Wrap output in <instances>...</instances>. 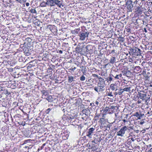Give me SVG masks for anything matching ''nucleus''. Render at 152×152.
Returning <instances> with one entry per match:
<instances>
[{
	"mask_svg": "<svg viewBox=\"0 0 152 152\" xmlns=\"http://www.w3.org/2000/svg\"><path fill=\"white\" fill-rule=\"evenodd\" d=\"M100 79L97 84V87H95L94 88V90L97 92L103 91L105 89V84L104 81L103 79L101 78Z\"/></svg>",
	"mask_w": 152,
	"mask_h": 152,
	"instance_id": "1",
	"label": "nucleus"
},
{
	"mask_svg": "<svg viewBox=\"0 0 152 152\" xmlns=\"http://www.w3.org/2000/svg\"><path fill=\"white\" fill-rule=\"evenodd\" d=\"M129 50V54L134 57L140 55V50L136 47H130Z\"/></svg>",
	"mask_w": 152,
	"mask_h": 152,
	"instance_id": "2",
	"label": "nucleus"
},
{
	"mask_svg": "<svg viewBox=\"0 0 152 152\" xmlns=\"http://www.w3.org/2000/svg\"><path fill=\"white\" fill-rule=\"evenodd\" d=\"M48 1V2L49 6L53 7L57 5L59 7H61V6L63 7L61 1L58 0H49Z\"/></svg>",
	"mask_w": 152,
	"mask_h": 152,
	"instance_id": "3",
	"label": "nucleus"
},
{
	"mask_svg": "<svg viewBox=\"0 0 152 152\" xmlns=\"http://www.w3.org/2000/svg\"><path fill=\"white\" fill-rule=\"evenodd\" d=\"M89 34V32L88 31L86 32L85 31L83 32H80L79 34V36H80V39L82 40H85L86 38L88 37Z\"/></svg>",
	"mask_w": 152,
	"mask_h": 152,
	"instance_id": "4",
	"label": "nucleus"
},
{
	"mask_svg": "<svg viewBox=\"0 0 152 152\" xmlns=\"http://www.w3.org/2000/svg\"><path fill=\"white\" fill-rule=\"evenodd\" d=\"M139 98L142 100H145L146 104H148V101L150 99V97H146L147 95L146 94H143L142 93H139L138 94Z\"/></svg>",
	"mask_w": 152,
	"mask_h": 152,
	"instance_id": "5",
	"label": "nucleus"
},
{
	"mask_svg": "<svg viewBox=\"0 0 152 152\" xmlns=\"http://www.w3.org/2000/svg\"><path fill=\"white\" fill-rule=\"evenodd\" d=\"M127 129V128L126 126L123 127L119 131L117 132V135L121 137H123L125 132Z\"/></svg>",
	"mask_w": 152,
	"mask_h": 152,
	"instance_id": "6",
	"label": "nucleus"
},
{
	"mask_svg": "<svg viewBox=\"0 0 152 152\" xmlns=\"http://www.w3.org/2000/svg\"><path fill=\"white\" fill-rule=\"evenodd\" d=\"M132 1L130 0H128L126 3L127 6V8L130 11L132 12L133 8V5L132 4Z\"/></svg>",
	"mask_w": 152,
	"mask_h": 152,
	"instance_id": "7",
	"label": "nucleus"
},
{
	"mask_svg": "<svg viewBox=\"0 0 152 152\" xmlns=\"http://www.w3.org/2000/svg\"><path fill=\"white\" fill-rule=\"evenodd\" d=\"M95 130L94 128H91L88 129V131L87 132V136L89 137H91V136L93 135V134L95 132Z\"/></svg>",
	"mask_w": 152,
	"mask_h": 152,
	"instance_id": "8",
	"label": "nucleus"
},
{
	"mask_svg": "<svg viewBox=\"0 0 152 152\" xmlns=\"http://www.w3.org/2000/svg\"><path fill=\"white\" fill-rule=\"evenodd\" d=\"M110 89L112 91H117L118 90V86L116 83L111 84L110 86Z\"/></svg>",
	"mask_w": 152,
	"mask_h": 152,
	"instance_id": "9",
	"label": "nucleus"
},
{
	"mask_svg": "<svg viewBox=\"0 0 152 152\" xmlns=\"http://www.w3.org/2000/svg\"><path fill=\"white\" fill-rule=\"evenodd\" d=\"M39 6L42 7H46L47 6H49L48 1H42L40 4Z\"/></svg>",
	"mask_w": 152,
	"mask_h": 152,
	"instance_id": "10",
	"label": "nucleus"
},
{
	"mask_svg": "<svg viewBox=\"0 0 152 152\" xmlns=\"http://www.w3.org/2000/svg\"><path fill=\"white\" fill-rule=\"evenodd\" d=\"M122 74H116L114 78L115 79H119L121 80L122 76Z\"/></svg>",
	"mask_w": 152,
	"mask_h": 152,
	"instance_id": "11",
	"label": "nucleus"
},
{
	"mask_svg": "<svg viewBox=\"0 0 152 152\" xmlns=\"http://www.w3.org/2000/svg\"><path fill=\"white\" fill-rule=\"evenodd\" d=\"M113 80H114L113 78L112 77L111 75H110V74L109 75L107 79V82H110L111 81Z\"/></svg>",
	"mask_w": 152,
	"mask_h": 152,
	"instance_id": "12",
	"label": "nucleus"
},
{
	"mask_svg": "<svg viewBox=\"0 0 152 152\" xmlns=\"http://www.w3.org/2000/svg\"><path fill=\"white\" fill-rule=\"evenodd\" d=\"M110 63L111 64H114L116 61V58L114 57H112L110 60Z\"/></svg>",
	"mask_w": 152,
	"mask_h": 152,
	"instance_id": "13",
	"label": "nucleus"
},
{
	"mask_svg": "<svg viewBox=\"0 0 152 152\" xmlns=\"http://www.w3.org/2000/svg\"><path fill=\"white\" fill-rule=\"evenodd\" d=\"M125 87L123 88L124 91H125L126 92H129L130 91L131 87L129 86L128 87V86H126Z\"/></svg>",
	"mask_w": 152,
	"mask_h": 152,
	"instance_id": "14",
	"label": "nucleus"
},
{
	"mask_svg": "<svg viewBox=\"0 0 152 152\" xmlns=\"http://www.w3.org/2000/svg\"><path fill=\"white\" fill-rule=\"evenodd\" d=\"M118 95H119V96L121 95H122V93L124 92L123 89L120 88V89H118Z\"/></svg>",
	"mask_w": 152,
	"mask_h": 152,
	"instance_id": "15",
	"label": "nucleus"
},
{
	"mask_svg": "<svg viewBox=\"0 0 152 152\" xmlns=\"http://www.w3.org/2000/svg\"><path fill=\"white\" fill-rule=\"evenodd\" d=\"M76 51L77 53H80L82 51V49L80 48L79 46H77L76 48Z\"/></svg>",
	"mask_w": 152,
	"mask_h": 152,
	"instance_id": "16",
	"label": "nucleus"
},
{
	"mask_svg": "<svg viewBox=\"0 0 152 152\" xmlns=\"http://www.w3.org/2000/svg\"><path fill=\"white\" fill-rule=\"evenodd\" d=\"M136 11L139 14H141L142 12V11L141 10V9L140 7H138L136 9Z\"/></svg>",
	"mask_w": 152,
	"mask_h": 152,
	"instance_id": "17",
	"label": "nucleus"
},
{
	"mask_svg": "<svg viewBox=\"0 0 152 152\" xmlns=\"http://www.w3.org/2000/svg\"><path fill=\"white\" fill-rule=\"evenodd\" d=\"M29 12H31V13H37V12L36 10L34 8H31L30 10L29 11Z\"/></svg>",
	"mask_w": 152,
	"mask_h": 152,
	"instance_id": "18",
	"label": "nucleus"
},
{
	"mask_svg": "<svg viewBox=\"0 0 152 152\" xmlns=\"http://www.w3.org/2000/svg\"><path fill=\"white\" fill-rule=\"evenodd\" d=\"M68 82L69 83H71L74 80V77L72 76H69L68 77Z\"/></svg>",
	"mask_w": 152,
	"mask_h": 152,
	"instance_id": "19",
	"label": "nucleus"
},
{
	"mask_svg": "<svg viewBox=\"0 0 152 152\" xmlns=\"http://www.w3.org/2000/svg\"><path fill=\"white\" fill-rule=\"evenodd\" d=\"M80 29L79 28L75 29V30L72 31V33L74 34L75 33L76 34H78L80 31Z\"/></svg>",
	"mask_w": 152,
	"mask_h": 152,
	"instance_id": "20",
	"label": "nucleus"
},
{
	"mask_svg": "<svg viewBox=\"0 0 152 152\" xmlns=\"http://www.w3.org/2000/svg\"><path fill=\"white\" fill-rule=\"evenodd\" d=\"M106 95L110 97L113 96L112 92L109 91V92H107L106 93Z\"/></svg>",
	"mask_w": 152,
	"mask_h": 152,
	"instance_id": "21",
	"label": "nucleus"
},
{
	"mask_svg": "<svg viewBox=\"0 0 152 152\" xmlns=\"http://www.w3.org/2000/svg\"><path fill=\"white\" fill-rule=\"evenodd\" d=\"M52 98V96H50L47 97L46 99L49 102H51L52 101V100L51 99Z\"/></svg>",
	"mask_w": 152,
	"mask_h": 152,
	"instance_id": "22",
	"label": "nucleus"
},
{
	"mask_svg": "<svg viewBox=\"0 0 152 152\" xmlns=\"http://www.w3.org/2000/svg\"><path fill=\"white\" fill-rule=\"evenodd\" d=\"M118 39H119V40L121 41L122 42H123L124 41V38L122 37H120L118 38Z\"/></svg>",
	"mask_w": 152,
	"mask_h": 152,
	"instance_id": "23",
	"label": "nucleus"
},
{
	"mask_svg": "<svg viewBox=\"0 0 152 152\" xmlns=\"http://www.w3.org/2000/svg\"><path fill=\"white\" fill-rule=\"evenodd\" d=\"M42 94H43L42 95V96H43L44 95L45 96H46L47 95H48V93L44 91H42Z\"/></svg>",
	"mask_w": 152,
	"mask_h": 152,
	"instance_id": "24",
	"label": "nucleus"
},
{
	"mask_svg": "<svg viewBox=\"0 0 152 152\" xmlns=\"http://www.w3.org/2000/svg\"><path fill=\"white\" fill-rule=\"evenodd\" d=\"M80 80L82 81H84L85 80V77L83 75L80 77Z\"/></svg>",
	"mask_w": 152,
	"mask_h": 152,
	"instance_id": "25",
	"label": "nucleus"
},
{
	"mask_svg": "<svg viewBox=\"0 0 152 152\" xmlns=\"http://www.w3.org/2000/svg\"><path fill=\"white\" fill-rule=\"evenodd\" d=\"M109 109V107H106L104 110V112L106 113L107 111H108Z\"/></svg>",
	"mask_w": 152,
	"mask_h": 152,
	"instance_id": "26",
	"label": "nucleus"
},
{
	"mask_svg": "<svg viewBox=\"0 0 152 152\" xmlns=\"http://www.w3.org/2000/svg\"><path fill=\"white\" fill-rule=\"evenodd\" d=\"M140 115V114L138 112H136L133 115L134 116H136L137 117H138Z\"/></svg>",
	"mask_w": 152,
	"mask_h": 152,
	"instance_id": "27",
	"label": "nucleus"
},
{
	"mask_svg": "<svg viewBox=\"0 0 152 152\" xmlns=\"http://www.w3.org/2000/svg\"><path fill=\"white\" fill-rule=\"evenodd\" d=\"M16 1L19 2L20 3H24L26 2V0H16Z\"/></svg>",
	"mask_w": 152,
	"mask_h": 152,
	"instance_id": "28",
	"label": "nucleus"
},
{
	"mask_svg": "<svg viewBox=\"0 0 152 152\" xmlns=\"http://www.w3.org/2000/svg\"><path fill=\"white\" fill-rule=\"evenodd\" d=\"M100 101H99V99H97L96 100V101L95 102V104L97 106H98V104H99V103Z\"/></svg>",
	"mask_w": 152,
	"mask_h": 152,
	"instance_id": "29",
	"label": "nucleus"
},
{
	"mask_svg": "<svg viewBox=\"0 0 152 152\" xmlns=\"http://www.w3.org/2000/svg\"><path fill=\"white\" fill-rule=\"evenodd\" d=\"M116 107V106H111L109 108V109H115V108Z\"/></svg>",
	"mask_w": 152,
	"mask_h": 152,
	"instance_id": "30",
	"label": "nucleus"
},
{
	"mask_svg": "<svg viewBox=\"0 0 152 152\" xmlns=\"http://www.w3.org/2000/svg\"><path fill=\"white\" fill-rule=\"evenodd\" d=\"M110 75H111V76L112 77H114V78L115 77V75H116V74H115V73H112L111 74H110Z\"/></svg>",
	"mask_w": 152,
	"mask_h": 152,
	"instance_id": "31",
	"label": "nucleus"
},
{
	"mask_svg": "<svg viewBox=\"0 0 152 152\" xmlns=\"http://www.w3.org/2000/svg\"><path fill=\"white\" fill-rule=\"evenodd\" d=\"M143 121V120H142V121L141 122H140V124L142 125L145 123V122L144 121Z\"/></svg>",
	"mask_w": 152,
	"mask_h": 152,
	"instance_id": "32",
	"label": "nucleus"
},
{
	"mask_svg": "<svg viewBox=\"0 0 152 152\" xmlns=\"http://www.w3.org/2000/svg\"><path fill=\"white\" fill-rule=\"evenodd\" d=\"M115 53V50H112L110 53Z\"/></svg>",
	"mask_w": 152,
	"mask_h": 152,
	"instance_id": "33",
	"label": "nucleus"
},
{
	"mask_svg": "<svg viewBox=\"0 0 152 152\" xmlns=\"http://www.w3.org/2000/svg\"><path fill=\"white\" fill-rule=\"evenodd\" d=\"M114 94L115 95H118V92H115L114 93Z\"/></svg>",
	"mask_w": 152,
	"mask_h": 152,
	"instance_id": "34",
	"label": "nucleus"
},
{
	"mask_svg": "<svg viewBox=\"0 0 152 152\" xmlns=\"http://www.w3.org/2000/svg\"><path fill=\"white\" fill-rule=\"evenodd\" d=\"M10 94V93L9 92H8L7 91H6V94L7 96L8 95H9Z\"/></svg>",
	"mask_w": 152,
	"mask_h": 152,
	"instance_id": "35",
	"label": "nucleus"
},
{
	"mask_svg": "<svg viewBox=\"0 0 152 152\" xmlns=\"http://www.w3.org/2000/svg\"><path fill=\"white\" fill-rule=\"evenodd\" d=\"M147 152H152V148H151Z\"/></svg>",
	"mask_w": 152,
	"mask_h": 152,
	"instance_id": "36",
	"label": "nucleus"
},
{
	"mask_svg": "<svg viewBox=\"0 0 152 152\" xmlns=\"http://www.w3.org/2000/svg\"><path fill=\"white\" fill-rule=\"evenodd\" d=\"M26 6L28 7L29 5V3L27 2L26 3Z\"/></svg>",
	"mask_w": 152,
	"mask_h": 152,
	"instance_id": "37",
	"label": "nucleus"
},
{
	"mask_svg": "<svg viewBox=\"0 0 152 152\" xmlns=\"http://www.w3.org/2000/svg\"><path fill=\"white\" fill-rule=\"evenodd\" d=\"M144 31L145 33H147V30L145 28H144Z\"/></svg>",
	"mask_w": 152,
	"mask_h": 152,
	"instance_id": "38",
	"label": "nucleus"
},
{
	"mask_svg": "<svg viewBox=\"0 0 152 152\" xmlns=\"http://www.w3.org/2000/svg\"><path fill=\"white\" fill-rule=\"evenodd\" d=\"M135 68L140 69V67L139 66H137L135 67Z\"/></svg>",
	"mask_w": 152,
	"mask_h": 152,
	"instance_id": "39",
	"label": "nucleus"
},
{
	"mask_svg": "<svg viewBox=\"0 0 152 152\" xmlns=\"http://www.w3.org/2000/svg\"><path fill=\"white\" fill-rule=\"evenodd\" d=\"M51 110V109L50 108H48L47 110V111H48V112Z\"/></svg>",
	"mask_w": 152,
	"mask_h": 152,
	"instance_id": "40",
	"label": "nucleus"
},
{
	"mask_svg": "<svg viewBox=\"0 0 152 152\" xmlns=\"http://www.w3.org/2000/svg\"><path fill=\"white\" fill-rule=\"evenodd\" d=\"M76 69V68L75 67H74V68H72V70L73 71H74V70H75Z\"/></svg>",
	"mask_w": 152,
	"mask_h": 152,
	"instance_id": "41",
	"label": "nucleus"
},
{
	"mask_svg": "<svg viewBox=\"0 0 152 152\" xmlns=\"http://www.w3.org/2000/svg\"><path fill=\"white\" fill-rule=\"evenodd\" d=\"M137 2V0H135L134 1V3L135 4H136Z\"/></svg>",
	"mask_w": 152,
	"mask_h": 152,
	"instance_id": "42",
	"label": "nucleus"
},
{
	"mask_svg": "<svg viewBox=\"0 0 152 152\" xmlns=\"http://www.w3.org/2000/svg\"><path fill=\"white\" fill-rule=\"evenodd\" d=\"M138 119H141V118L140 117V115L139 116L137 117Z\"/></svg>",
	"mask_w": 152,
	"mask_h": 152,
	"instance_id": "43",
	"label": "nucleus"
},
{
	"mask_svg": "<svg viewBox=\"0 0 152 152\" xmlns=\"http://www.w3.org/2000/svg\"><path fill=\"white\" fill-rule=\"evenodd\" d=\"M59 53H62V51L61 50H60L59 51Z\"/></svg>",
	"mask_w": 152,
	"mask_h": 152,
	"instance_id": "44",
	"label": "nucleus"
},
{
	"mask_svg": "<svg viewBox=\"0 0 152 152\" xmlns=\"http://www.w3.org/2000/svg\"><path fill=\"white\" fill-rule=\"evenodd\" d=\"M32 65H31L30 64L29 65L28 67L31 68V67Z\"/></svg>",
	"mask_w": 152,
	"mask_h": 152,
	"instance_id": "45",
	"label": "nucleus"
},
{
	"mask_svg": "<svg viewBox=\"0 0 152 152\" xmlns=\"http://www.w3.org/2000/svg\"><path fill=\"white\" fill-rule=\"evenodd\" d=\"M123 121L124 122H126V119H123Z\"/></svg>",
	"mask_w": 152,
	"mask_h": 152,
	"instance_id": "46",
	"label": "nucleus"
},
{
	"mask_svg": "<svg viewBox=\"0 0 152 152\" xmlns=\"http://www.w3.org/2000/svg\"><path fill=\"white\" fill-rule=\"evenodd\" d=\"M94 77H98V75H96V74H94Z\"/></svg>",
	"mask_w": 152,
	"mask_h": 152,
	"instance_id": "47",
	"label": "nucleus"
},
{
	"mask_svg": "<svg viewBox=\"0 0 152 152\" xmlns=\"http://www.w3.org/2000/svg\"><path fill=\"white\" fill-rule=\"evenodd\" d=\"M127 32H129L130 30V29H127Z\"/></svg>",
	"mask_w": 152,
	"mask_h": 152,
	"instance_id": "48",
	"label": "nucleus"
},
{
	"mask_svg": "<svg viewBox=\"0 0 152 152\" xmlns=\"http://www.w3.org/2000/svg\"><path fill=\"white\" fill-rule=\"evenodd\" d=\"M140 117H142V114H140Z\"/></svg>",
	"mask_w": 152,
	"mask_h": 152,
	"instance_id": "49",
	"label": "nucleus"
},
{
	"mask_svg": "<svg viewBox=\"0 0 152 152\" xmlns=\"http://www.w3.org/2000/svg\"><path fill=\"white\" fill-rule=\"evenodd\" d=\"M141 102L140 101H138V103H141Z\"/></svg>",
	"mask_w": 152,
	"mask_h": 152,
	"instance_id": "50",
	"label": "nucleus"
},
{
	"mask_svg": "<svg viewBox=\"0 0 152 152\" xmlns=\"http://www.w3.org/2000/svg\"><path fill=\"white\" fill-rule=\"evenodd\" d=\"M150 86L152 87V83L150 85Z\"/></svg>",
	"mask_w": 152,
	"mask_h": 152,
	"instance_id": "51",
	"label": "nucleus"
},
{
	"mask_svg": "<svg viewBox=\"0 0 152 152\" xmlns=\"http://www.w3.org/2000/svg\"><path fill=\"white\" fill-rule=\"evenodd\" d=\"M45 143L43 144V146H45Z\"/></svg>",
	"mask_w": 152,
	"mask_h": 152,
	"instance_id": "52",
	"label": "nucleus"
},
{
	"mask_svg": "<svg viewBox=\"0 0 152 152\" xmlns=\"http://www.w3.org/2000/svg\"><path fill=\"white\" fill-rule=\"evenodd\" d=\"M87 47H88V46H86V48H87Z\"/></svg>",
	"mask_w": 152,
	"mask_h": 152,
	"instance_id": "53",
	"label": "nucleus"
},
{
	"mask_svg": "<svg viewBox=\"0 0 152 152\" xmlns=\"http://www.w3.org/2000/svg\"><path fill=\"white\" fill-rule=\"evenodd\" d=\"M132 141H133V139H132Z\"/></svg>",
	"mask_w": 152,
	"mask_h": 152,
	"instance_id": "54",
	"label": "nucleus"
},
{
	"mask_svg": "<svg viewBox=\"0 0 152 152\" xmlns=\"http://www.w3.org/2000/svg\"><path fill=\"white\" fill-rule=\"evenodd\" d=\"M132 141H133V139H132Z\"/></svg>",
	"mask_w": 152,
	"mask_h": 152,
	"instance_id": "55",
	"label": "nucleus"
},
{
	"mask_svg": "<svg viewBox=\"0 0 152 152\" xmlns=\"http://www.w3.org/2000/svg\"><path fill=\"white\" fill-rule=\"evenodd\" d=\"M110 152H113V151H111Z\"/></svg>",
	"mask_w": 152,
	"mask_h": 152,
	"instance_id": "56",
	"label": "nucleus"
},
{
	"mask_svg": "<svg viewBox=\"0 0 152 152\" xmlns=\"http://www.w3.org/2000/svg\"><path fill=\"white\" fill-rule=\"evenodd\" d=\"M152 4V2H151Z\"/></svg>",
	"mask_w": 152,
	"mask_h": 152,
	"instance_id": "57",
	"label": "nucleus"
}]
</instances>
